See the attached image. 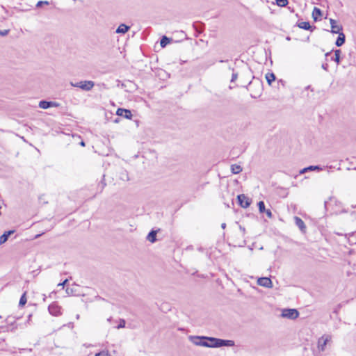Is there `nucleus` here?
<instances>
[{"instance_id":"obj_1","label":"nucleus","mask_w":356,"mask_h":356,"mask_svg":"<svg viewBox=\"0 0 356 356\" xmlns=\"http://www.w3.org/2000/svg\"><path fill=\"white\" fill-rule=\"evenodd\" d=\"M207 341L208 342V346L207 347L209 348H218L222 346H234V341L232 340H224L220 339H217L214 337H207Z\"/></svg>"},{"instance_id":"obj_2","label":"nucleus","mask_w":356,"mask_h":356,"mask_svg":"<svg viewBox=\"0 0 356 356\" xmlns=\"http://www.w3.org/2000/svg\"><path fill=\"white\" fill-rule=\"evenodd\" d=\"M249 90L251 91L250 95L252 97L257 98L259 97L263 90L262 82L259 80H257L254 82L250 81L249 83Z\"/></svg>"},{"instance_id":"obj_3","label":"nucleus","mask_w":356,"mask_h":356,"mask_svg":"<svg viewBox=\"0 0 356 356\" xmlns=\"http://www.w3.org/2000/svg\"><path fill=\"white\" fill-rule=\"evenodd\" d=\"M71 85L84 91H90L94 87L95 83L92 81H81L76 83H71Z\"/></svg>"},{"instance_id":"obj_4","label":"nucleus","mask_w":356,"mask_h":356,"mask_svg":"<svg viewBox=\"0 0 356 356\" xmlns=\"http://www.w3.org/2000/svg\"><path fill=\"white\" fill-rule=\"evenodd\" d=\"M207 337L190 336L189 340L195 346L207 347L208 342Z\"/></svg>"},{"instance_id":"obj_5","label":"nucleus","mask_w":356,"mask_h":356,"mask_svg":"<svg viewBox=\"0 0 356 356\" xmlns=\"http://www.w3.org/2000/svg\"><path fill=\"white\" fill-rule=\"evenodd\" d=\"M299 313L295 309H285L282 311V316L283 317L290 318V319H296L298 317Z\"/></svg>"},{"instance_id":"obj_6","label":"nucleus","mask_w":356,"mask_h":356,"mask_svg":"<svg viewBox=\"0 0 356 356\" xmlns=\"http://www.w3.org/2000/svg\"><path fill=\"white\" fill-rule=\"evenodd\" d=\"M332 339L330 335H323L318 341V348L321 351H324L325 349L326 344L330 342Z\"/></svg>"},{"instance_id":"obj_7","label":"nucleus","mask_w":356,"mask_h":356,"mask_svg":"<svg viewBox=\"0 0 356 356\" xmlns=\"http://www.w3.org/2000/svg\"><path fill=\"white\" fill-rule=\"evenodd\" d=\"M38 106L40 108L42 109H47L52 107L58 108L60 106V104L56 102H48L46 100H42L39 102Z\"/></svg>"},{"instance_id":"obj_8","label":"nucleus","mask_w":356,"mask_h":356,"mask_svg":"<svg viewBox=\"0 0 356 356\" xmlns=\"http://www.w3.org/2000/svg\"><path fill=\"white\" fill-rule=\"evenodd\" d=\"M237 198H238L239 204L243 208H248L250 205L251 200L247 196H245L244 194L238 195Z\"/></svg>"},{"instance_id":"obj_9","label":"nucleus","mask_w":356,"mask_h":356,"mask_svg":"<svg viewBox=\"0 0 356 356\" xmlns=\"http://www.w3.org/2000/svg\"><path fill=\"white\" fill-rule=\"evenodd\" d=\"M257 284L261 286H264L266 288L273 287V283L271 280L266 277L259 278L257 280Z\"/></svg>"},{"instance_id":"obj_10","label":"nucleus","mask_w":356,"mask_h":356,"mask_svg":"<svg viewBox=\"0 0 356 356\" xmlns=\"http://www.w3.org/2000/svg\"><path fill=\"white\" fill-rule=\"evenodd\" d=\"M116 113V115L117 117L113 120V122L115 123H118L120 122V120L122 119V118H125V119H131L132 117H133V114L132 113H124V115H123L124 113H119V112H117L115 113Z\"/></svg>"},{"instance_id":"obj_11","label":"nucleus","mask_w":356,"mask_h":356,"mask_svg":"<svg viewBox=\"0 0 356 356\" xmlns=\"http://www.w3.org/2000/svg\"><path fill=\"white\" fill-rule=\"evenodd\" d=\"M330 22L331 25V32L332 33H337L342 31V26L337 25L336 20L333 19H330Z\"/></svg>"},{"instance_id":"obj_12","label":"nucleus","mask_w":356,"mask_h":356,"mask_svg":"<svg viewBox=\"0 0 356 356\" xmlns=\"http://www.w3.org/2000/svg\"><path fill=\"white\" fill-rule=\"evenodd\" d=\"M339 34L338 38L336 40L335 44L337 47H341L345 43L346 36L342 31L337 33Z\"/></svg>"},{"instance_id":"obj_13","label":"nucleus","mask_w":356,"mask_h":356,"mask_svg":"<svg viewBox=\"0 0 356 356\" xmlns=\"http://www.w3.org/2000/svg\"><path fill=\"white\" fill-rule=\"evenodd\" d=\"M294 220H295L296 225L300 228V229L302 232H305V230L306 229V226H305V224L303 222V220L298 216H296L294 218Z\"/></svg>"},{"instance_id":"obj_14","label":"nucleus","mask_w":356,"mask_h":356,"mask_svg":"<svg viewBox=\"0 0 356 356\" xmlns=\"http://www.w3.org/2000/svg\"><path fill=\"white\" fill-rule=\"evenodd\" d=\"M49 311L50 314L54 316H58L60 312V308L56 305H51L49 306Z\"/></svg>"},{"instance_id":"obj_15","label":"nucleus","mask_w":356,"mask_h":356,"mask_svg":"<svg viewBox=\"0 0 356 356\" xmlns=\"http://www.w3.org/2000/svg\"><path fill=\"white\" fill-rule=\"evenodd\" d=\"M14 233L13 230L5 232L1 236H0V245L4 243L8 240L10 235Z\"/></svg>"},{"instance_id":"obj_16","label":"nucleus","mask_w":356,"mask_h":356,"mask_svg":"<svg viewBox=\"0 0 356 356\" xmlns=\"http://www.w3.org/2000/svg\"><path fill=\"white\" fill-rule=\"evenodd\" d=\"M130 27L124 24H121L116 29L117 33H126L129 30Z\"/></svg>"},{"instance_id":"obj_17","label":"nucleus","mask_w":356,"mask_h":356,"mask_svg":"<svg viewBox=\"0 0 356 356\" xmlns=\"http://www.w3.org/2000/svg\"><path fill=\"white\" fill-rule=\"evenodd\" d=\"M243 170L242 167L238 164H232L231 165V171L233 174H239Z\"/></svg>"},{"instance_id":"obj_18","label":"nucleus","mask_w":356,"mask_h":356,"mask_svg":"<svg viewBox=\"0 0 356 356\" xmlns=\"http://www.w3.org/2000/svg\"><path fill=\"white\" fill-rule=\"evenodd\" d=\"M322 15V12L320 8L314 7L312 12V17L314 20L316 22L318 20V17Z\"/></svg>"},{"instance_id":"obj_19","label":"nucleus","mask_w":356,"mask_h":356,"mask_svg":"<svg viewBox=\"0 0 356 356\" xmlns=\"http://www.w3.org/2000/svg\"><path fill=\"white\" fill-rule=\"evenodd\" d=\"M298 26L304 30H311L312 31V28L310 24L308 22H302L298 24Z\"/></svg>"},{"instance_id":"obj_20","label":"nucleus","mask_w":356,"mask_h":356,"mask_svg":"<svg viewBox=\"0 0 356 356\" xmlns=\"http://www.w3.org/2000/svg\"><path fill=\"white\" fill-rule=\"evenodd\" d=\"M147 239L151 243H154L156 241V232L154 230L151 231L148 234Z\"/></svg>"},{"instance_id":"obj_21","label":"nucleus","mask_w":356,"mask_h":356,"mask_svg":"<svg viewBox=\"0 0 356 356\" xmlns=\"http://www.w3.org/2000/svg\"><path fill=\"white\" fill-rule=\"evenodd\" d=\"M266 79L269 85L272 83L275 79V76L273 73H267L266 74Z\"/></svg>"},{"instance_id":"obj_22","label":"nucleus","mask_w":356,"mask_h":356,"mask_svg":"<svg viewBox=\"0 0 356 356\" xmlns=\"http://www.w3.org/2000/svg\"><path fill=\"white\" fill-rule=\"evenodd\" d=\"M340 54H341V50L340 49H336L334 51V58H333V60L337 64H339V63H340Z\"/></svg>"},{"instance_id":"obj_23","label":"nucleus","mask_w":356,"mask_h":356,"mask_svg":"<svg viewBox=\"0 0 356 356\" xmlns=\"http://www.w3.org/2000/svg\"><path fill=\"white\" fill-rule=\"evenodd\" d=\"M170 39L166 36H163L161 40L160 44L162 47H165L169 42Z\"/></svg>"},{"instance_id":"obj_24","label":"nucleus","mask_w":356,"mask_h":356,"mask_svg":"<svg viewBox=\"0 0 356 356\" xmlns=\"http://www.w3.org/2000/svg\"><path fill=\"white\" fill-rule=\"evenodd\" d=\"M27 299L26 296V292L23 293L19 300V305L23 307L26 303Z\"/></svg>"},{"instance_id":"obj_25","label":"nucleus","mask_w":356,"mask_h":356,"mask_svg":"<svg viewBox=\"0 0 356 356\" xmlns=\"http://www.w3.org/2000/svg\"><path fill=\"white\" fill-rule=\"evenodd\" d=\"M288 0H276V4L280 7H284L288 4Z\"/></svg>"},{"instance_id":"obj_26","label":"nucleus","mask_w":356,"mask_h":356,"mask_svg":"<svg viewBox=\"0 0 356 356\" xmlns=\"http://www.w3.org/2000/svg\"><path fill=\"white\" fill-rule=\"evenodd\" d=\"M307 169L309 170V171L323 170V168L321 167L320 165H310V166L307 167Z\"/></svg>"},{"instance_id":"obj_27","label":"nucleus","mask_w":356,"mask_h":356,"mask_svg":"<svg viewBox=\"0 0 356 356\" xmlns=\"http://www.w3.org/2000/svg\"><path fill=\"white\" fill-rule=\"evenodd\" d=\"M258 207L260 213H264V211L266 210L265 209V204L263 201H260L258 202Z\"/></svg>"},{"instance_id":"obj_28","label":"nucleus","mask_w":356,"mask_h":356,"mask_svg":"<svg viewBox=\"0 0 356 356\" xmlns=\"http://www.w3.org/2000/svg\"><path fill=\"white\" fill-rule=\"evenodd\" d=\"M49 2L47 1H39L37 4H36V7L37 8H40L42 6H44V5H49Z\"/></svg>"},{"instance_id":"obj_29","label":"nucleus","mask_w":356,"mask_h":356,"mask_svg":"<svg viewBox=\"0 0 356 356\" xmlns=\"http://www.w3.org/2000/svg\"><path fill=\"white\" fill-rule=\"evenodd\" d=\"M95 356H112L109 354L108 351H101L95 354Z\"/></svg>"},{"instance_id":"obj_30","label":"nucleus","mask_w":356,"mask_h":356,"mask_svg":"<svg viewBox=\"0 0 356 356\" xmlns=\"http://www.w3.org/2000/svg\"><path fill=\"white\" fill-rule=\"evenodd\" d=\"M125 324H126L125 321L124 319H120V323L116 327H117V329L123 328L125 327Z\"/></svg>"},{"instance_id":"obj_31","label":"nucleus","mask_w":356,"mask_h":356,"mask_svg":"<svg viewBox=\"0 0 356 356\" xmlns=\"http://www.w3.org/2000/svg\"><path fill=\"white\" fill-rule=\"evenodd\" d=\"M8 33H9L8 29L0 30V35H1V36H6L8 34Z\"/></svg>"},{"instance_id":"obj_32","label":"nucleus","mask_w":356,"mask_h":356,"mask_svg":"<svg viewBox=\"0 0 356 356\" xmlns=\"http://www.w3.org/2000/svg\"><path fill=\"white\" fill-rule=\"evenodd\" d=\"M266 214V216L269 218H271L273 217V214H272V212L270 211V210L269 209H267L264 211Z\"/></svg>"},{"instance_id":"obj_33","label":"nucleus","mask_w":356,"mask_h":356,"mask_svg":"<svg viewBox=\"0 0 356 356\" xmlns=\"http://www.w3.org/2000/svg\"><path fill=\"white\" fill-rule=\"evenodd\" d=\"M237 77H238V74L237 73H233L232 76L231 82L235 81L236 80Z\"/></svg>"},{"instance_id":"obj_34","label":"nucleus","mask_w":356,"mask_h":356,"mask_svg":"<svg viewBox=\"0 0 356 356\" xmlns=\"http://www.w3.org/2000/svg\"><path fill=\"white\" fill-rule=\"evenodd\" d=\"M116 111H131L129 109H127V108H118Z\"/></svg>"},{"instance_id":"obj_35","label":"nucleus","mask_w":356,"mask_h":356,"mask_svg":"<svg viewBox=\"0 0 356 356\" xmlns=\"http://www.w3.org/2000/svg\"><path fill=\"white\" fill-rule=\"evenodd\" d=\"M309 170L307 169V168H305L303 169H302L300 171V174H304L307 172H308Z\"/></svg>"},{"instance_id":"obj_36","label":"nucleus","mask_w":356,"mask_h":356,"mask_svg":"<svg viewBox=\"0 0 356 356\" xmlns=\"http://www.w3.org/2000/svg\"><path fill=\"white\" fill-rule=\"evenodd\" d=\"M327 64H323L322 65V68L324 69L325 70H327Z\"/></svg>"},{"instance_id":"obj_37","label":"nucleus","mask_w":356,"mask_h":356,"mask_svg":"<svg viewBox=\"0 0 356 356\" xmlns=\"http://www.w3.org/2000/svg\"><path fill=\"white\" fill-rule=\"evenodd\" d=\"M67 282V280H65L63 283L58 284V286H63Z\"/></svg>"},{"instance_id":"obj_38","label":"nucleus","mask_w":356,"mask_h":356,"mask_svg":"<svg viewBox=\"0 0 356 356\" xmlns=\"http://www.w3.org/2000/svg\"><path fill=\"white\" fill-rule=\"evenodd\" d=\"M240 229L241 230V232H242L243 233H245V228H244V227H243L240 226Z\"/></svg>"},{"instance_id":"obj_39","label":"nucleus","mask_w":356,"mask_h":356,"mask_svg":"<svg viewBox=\"0 0 356 356\" xmlns=\"http://www.w3.org/2000/svg\"><path fill=\"white\" fill-rule=\"evenodd\" d=\"M221 227H222V229H225L226 227V224L225 223H222L221 225Z\"/></svg>"},{"instance_id":"obj_40","label":"nucleus","mask_w":356,"mask_h":356,"mask_svg":"<svg viewBox=\"0 0 356 356\" xmlns=\"http://www.w3.org/2000/svg\"><path fill=\"white\" fill-rule=\"evenodd\" d=\"M80 145H81V146L84 147V146H85V143H84L83 141H81V142L80 143Z\"/></svg>"},{"instance_id":"obj_41","label":"nucleus","mask_w":356,"mask_h":356,"mask_svg":"<svg viewBox=\"0 0 356 356\" xmlns=\"http://www.w3.org/2000/svg\"><path fill=\"white\" fill-rule=\"evenodd\" d=\"M111 104H112L113 106H115L114 103L113 102H110Z\"/></svg>"},{"instance_id":"obj_42","label":"nucleus","mask_w":356,"mask_h":356,"mask_svg":"<svg viewBox=\"0 0 356 356\" xmlns=\"http://www.w3.org/2000/svg\"><path fill=\"white\" fill-rule=\"evenodd\" d=\"M330 54V52L326 53L325 56H327Z\"/></svg>"}]
</instances>
